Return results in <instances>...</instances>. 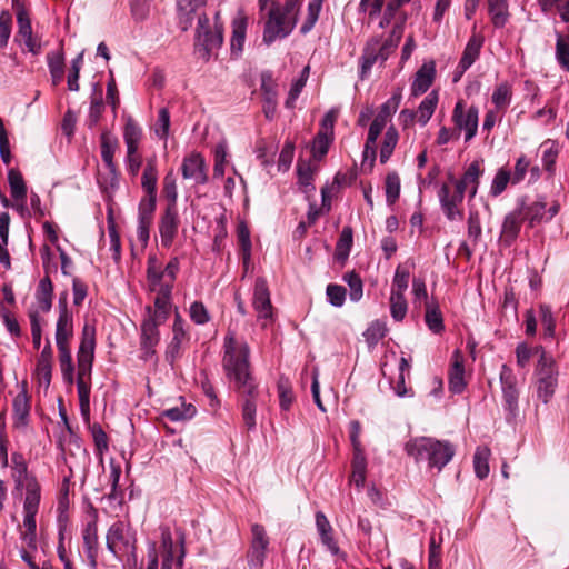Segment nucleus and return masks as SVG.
<instances>
[{"instance_id":"1","label":"nucleus","mask_w":569,"mask_h":569,"mask_svg":"<svg viewBox=\"0 0 569 569\" xmlns=\"http://www.w3.org/2000/svg\"><path fill=\"white\" fill-rule=\"evenodd\" d=\"M405 450L417 463L426 462L429 469L441 471L453 458L455 447L447 440L431 437H416L410 439Z\"/></svg>"},{"instance_id":"2","label":"nucleus","mask_w":569,"mask_h":569,"mask_svg":"<svg viewBox=\"0 0 569 569\" xmlns=\"http://www.w3.org/2000/svg\"><path fill=\"white\" fill-rule=\"evenodd\" d=\"M223 43V27L220 21V12L214 14V28L211 30L210 20L207 14L198 18L196 29L194 51L200 59L208 61L213 52Z\"/></svg>"},{"instance_id":"3","label":"nucleus","mask_w":569,"mask_h":569,"mask_svg":"<svg viewBox=\"0 0 569 569\" xmlns=\"http://www.w3.org/2000/svg\"><path fill=\"white\" fill-rule=\"evenodd\" d=\"M293 11V1H287L283 7L272 4L263 30L264 43L270 44L277 39L286 38L292 31L293 23L290 20V16Z\"/></svg>"},{"instance_id":"4","label":"nucleus","mask_w":569,"mask_h":569,"mask_svg":"<svg viewBox=\"0 0 569 569\" xmlns=\"http://www.w3.org/2000/svg\"><path fill=\"white\" fill-rule=\"evenodd\" d=\"M223 369L229 381L242 396H258V385L248 358H223Z\"/></svg>"},{"instance_id":"5","label":"nucleus","mask_w":569,"mask_h":569,"mask_svg":"<svg viewBox=\"0 0 569 569\" xmlns=\"http://www.w3.org/2000/svg\"><path fill=\"white\" fill-rule=\"evenodd\" d=\"M106 541L107 549L119 560L136 552V532L123 521H116L110 526Z\"/></svg>"},{"instance_id":"6","label":"nucleus","mask_w":569,"mask_h":569,"mask_svg":"<svg viewBox=\"0 0 569 569\" xmlns=\"http://www.w3.org/2000/svg\"><path fill=\"white\" fill-rule=\"evenodd\" d=\"M411 358H385L380 368L383 377L398 397H411V388L406 387V378L410 376Z\"/></svg>"},{"instance_id":"7","label":"nucleus","mask_w":569,"mask_h":569,"mask_svg":"<svg viewBox=\"0 0 569 569\" xmlns=\"http://www.w3.org/2000/svg\"><path fill=\"white\" fill-rule=\"evenodd\" d=\"M41 492L37 491L34 483L29 485L28 493L23 500V528L20 538L31 550H37V521L36 516L39 511Z\"/></svg>"},{"instance_id":"8","label":"nucleus","mask_w":569,"mask_h":569,"mask_svg":"<svg viewBox=\"0 0 569 569\" xmlns=\"http://www.w3.org/2000/svg\"><path fill=\"white\" fill-rule=\"evenodd\" d=\"M558 385V369L553 358H539L536 368V397L542 403H548L555 395Z\"/></svg>"},{"instance_id":"9","label":"nucleus","mask_w":569,"mask_h":569,"mask_svg":"<svg viewBox=\"0 0 569 569\" xmlns=\"http://www.w3.org/2000/svg\"><path fill=\"white\" fill-rule=\"evenodd\" d=\"M438 198L440 208L445 217L449 221H461L463 219L462 202L465 193L457 186L443 183L439 191Z\"/></svg>"},{"instance_id":"10","label":"nucleus","mask_w":569,"mask_h":569,"mask_svg":"<svg viewBox=\"0 0 569 569\" xmlns=\"http://www.w3.org/2000/svg\"><path fill=\"white\" fill-rule=\"evenodd\" d=\"M77 388L80 410L88 415L90 410L91 371L93 358H77Z\"/></svg>"},{"instance_id":"11","label":"nucleus","mask_w":569,"mask_h":569,"mask_svg":"<svg viewBox=\"0 0 569 569\" xmlns=\"http://www.w3.org/2000/svg\"><path fill=\"white\" fill-rule=\"evenodd\" d=\"M73 332L72 313L68 310L67 301L59 299V318L56 326V342L59 356H70L68 342Z\"/></svg>"},{"instance_id":"12","label":"nucleus","mask_w":569,"mask_h":569,"mask_svg":"<svg viewBox=\"0 0 569 569\" xmlns=\"http://www.w3.org/2000/svg\"><path fill=\"white\" fill-rule=\"evenodd\" d=\"M252 539L247 553L248 566L250 568H261L264 563L266 552L269 546V538L266 529L259 523L251 526Z\"/></svg>"},{"instance_id":"13","label":"nucleus","mask_w":569,"mask_h":569,"mask_svg":"<svg viewBox=\"0 0 569 569\" xmlns=\"http://www.w3.org/2000/svg\"><path fill=\"white\" fill-rule=\"evenodd\" d=\"M148 286L150 291L156 295L152 317L158 318L160 321H166L172 306L173 287L167 283H159L156 276H152V281H148ZM148 312L151 313V308H148Z\"/></svg>"},{"instance_id":"14","label":"nucleus","mask_w":569,"mask_h":569,"mask_svg":"<svg viewBox=\"0 0 569 569\" xmlns=\"http://www.w3.org/2000/svg\"><path fill=\"white\" fill-rule=\"evenodd\" d=\"M500 382L503 397V407L509 412V415L515 418L519 412V391L517 389V378L512 370L506 365L502 366L500 371Z\"/></svg>"},{"instance_id":"15","label":"nucleus","mask_w":569,"mask_h":569,"mask_svg":"<svg viewBox=\"0 0 569 569\" xmlns=\"http://www.w3.org/2000/svg\"><path fill=\"white\" fill-rule=\"evenodd\" d=\"M180 270V260L178 257H172L166 267L162 269L158 263L154 256L149 257L147 263V280L152 281V276H156L159 283H167L173 287L177 274Z\"/></svg>"},{"instance_id":"16","label":"nucleus","mask_w":569,"mask_h":569,"mask_svg":"<svg viewBox=\"0 0 569 569\" xmlns=\"http://www.w3.org/2000/svg\"><path fill=\"white\" fill-rule=\"evenodd\" d=\"M479 110L471 106L465 111L462 101H458L453 109L452 120L459 130H465V140L470 141L477 133Z\"/></svg>"},{"instance_id":"17","label":"nucleus","mask_w":569,"mask_h":569,"mask_svg":"<svg viewBox=\"0 0 569 569\" xmlns=\"http://www.w3.org/2000/svg\"><path fill=\"white\" fill-rule=\"evenodd\" d=\"M252 306L258 315V319L264 320L263 326H267L273 318V308L268 283L263 278H258L254 282Z\"/></svg>"},{"instance_id":"18","label":"nucleus","mask_w":569,"mask_h":569,"mask_svg":"<svg viewBox=\"0 0 569 569\" xmlns=\"http://www.w3.org/2000/svg\"><path fill=\"white\" fill-rule=\"evenodd\" d=\"M180 218L178 208L166 206L164 211L160 216L158 226L162 247L170 248L172 246L178 234Z\"/></svg>"},{"instance_id":"19","label":"nucleus","mask_w":569,"mask_h":569,"mask_svg":"<svg viewBox=\"0 0 569 569\" xmlns=\"http://www.w3.org/2000/svg\"><path fill=\"white\" fill-rule=\"evenodd\" d=\"M17 23L18 32L14 37V41L26 46L28 51L33 54H39L41 51L40 44L32 37V27L29 14L23 7L17 9Z\"/></svg>"},{"instance_id":"20","label":"nucleus","mask_w":569,"mask_h":569,"mask_svg":"<svg viewBox=\"0 0 569 569\" xmlns=\"http://www.w3.org/2000/svg\"><path fill=\"white\" fill-rule=\"evenodd\" d=\"M181 173L183 179L192 180L196 184H204L208 181L204 158L200 153H191L182 161Z\"/></svg>"},{"instance_id":"21","label":"nucleus","mask_w":569,"mask_h":569,"mask_svg":"<svg viewBox=\"0 0 569 569\" xmlns=\"http://www.w3.org/2000/svg\"><path fill=\"white\" fill-rule=\"evenodd\" d=\"M13 426L24 428L29 422L30 399L27 392V383L22 382L20 392L13 398Z\"/></svg>"},{"instance_id":"22","label":"nucleus","mask_w":569,"mask_h":569,"mask_svg":"<svg viewBox=\"0 0 569 569\" xmlns=\"http://www.w3.org/2000/svg\"><path fill=\"white\" fill-rule=\"evenodd\" d=\"M276 83L270 72L261 74V90L263 94V113L267 119H273L277 110V90Z\"/></svg>"},{"instance_id":"23","label":"nucleus","mask_w":569,"mask_h":569,"mask_svg":"<svg viewBox=\"0 0 569 569\" xmlns=\"http://www.w3.org/2000/svg\"><path fill=\"white\" fill-rule=\"evenodd\" d=\"M436 76V69L433 62L423 63L415 74V79L411 84V94L419 97L428 91L431 87Z\"/></svg>"},{"instance_id":"24","label":"nucleus","mask_w":569,"mask_h":569,"mask_svg":"<svg viewBox=\"0 0 569 569\" xmlns=\"http://www.w3.org/2000/svg\"><path fill=\"white\" fill-rule=\"evenodd\" d=\"M11 460L13 463V478L17 487L24 488L26 493H28L29 485L34 483L37 491L41 492V487L37 479L28 473V467L23 457L19 453H13Z\"/></svg>"},{"instance_id":"25","label":"nucleus","mask_w":569,"mask_h":569,"mask_svg":"<svg viewBox=\"0 0 569 569\" xmlns=\"http://www.w3.org/2000/svg\"><path fill=\"white\" fill-rule=\"evenodd\" d=\"M69 506H70V501H69V479L66 478L63 480V485H62V488H61V492H60V497H59V500H58V506H57V523H58V529H59V536H60V539H64V531L68 527V522H69V515H68V510H69Z\"/></svg>"},{"instance_id":"26","label":"nucleus","mask_w":569,"mask_h":569,"mask_svg":"<svg viewBox=\"0 0 569 569\" xmlns=\"http://www.w3.org/2000/svg\"><path fill=\"white\" fill-rule=\"evenodd\" d=\"M482 173L483 170L480 168V163L478 161H473L469 164L460 179H456L453 176H450L449 181L466 193L468 187L479 186Z\"/></svg>"},{"instance_id":"27","label":"nucleus","mask_w":569,"mask_h":569,"mask_svg":"<svg viewBox=\"0 0 569 569\" xmlns=\"http://www.w3.org/2000/svg\"><path fill=\"white\" fill-rule=\"evenodd\" d=\"M163 321H160L158 318L149 316L143 320L141 325V345L148 351L152 349L159 341V331L158 327Z\"/></svg>"},{"instance_id":"28","label":"nucleus","mask_w":569,"mask_h":569,"mask_svg":"<svg viewBox=\"0 0 569 569\" xmlns=\"http://www.w3.org/2000/svg\"><path fill=\"white\" fill-rule=\"evenodd\" d=\"M482 44L483 38L481 36L472 34L470 37L459 61L462 70H468L479 58Z\"/></svg>"},{"instance_id":"29","label":"nucleus","mask_w":569,"mask_h":569,"mask_svg":"<svg viewBox=\"0 0 569 569\" xmlns=\"http://www.w3.org/2000/svg\"><path fill=\"white\" fill-rule=\"evenodd\" d=\"M142 138V129L131 117L126 119V124L123 128V140L127 147V150L130 153H133L134 150H139V143Z\"/></svg>"},{"instance_id":"30","label":"nucleus","mask_w":569,"mask_h":569,"mask_svg":"<svg viewBox=\"0 0 569 569\" xmlns=\"http://www.w3.org/2000/svg\"><path fill=\"white\" fill-rule=\"evenodd\" d=\"M52 296H53V284L51 279L46 276L43 277L38 284L36 291V300L39 309L42 312H48L52 307Z\"/></svg>"},{"instance_id":"31","label":"nucleus","mask_w":569,"mask_h":569,"mask_svg":"<svg viewBox=\"0 0 569 569\" xmlns=\"http://www.w3.org/2000/svg\"><path fill=\"white\" fill-rule=\"evenodd\" d=\"M247 32V19L238 16L232 21L231 52L239 54L243 50Z\"/></svg>"},{"instance_id":"32","label":"nucleus","mask_w":569,"mask_h":569,"mask_svg":"<svg viewBox=\"0 0 569 569\" xmlns=\"http://www.w3.org/2000/svg\"><path fill=\"white\" fill-rule=\"evenodd\" d=\"M158 168L156 159H149L141 177V187L146 196L157 197Z\"/></svg>"},{"instance_id":"33","label":"nucleus","mask_w":569,"mask_h":569,"mask_svg":"<svg viewBox=\"0 0 569 569\" xmlns=\"http://www.w3.org/2000/svg\"><path fill=\"white\" fill-rule=\"evenodd\" d=\"M521 224L522 217L518 211H512L505 217L501 233L506 242L510 244L516 240L520 232Z\"/></svg>"},{"instance_id":"34","label":"nucleus","mask_w":569,"mask_h":569,"mask_svg":"<svg viewBox=\"0 0 569 569\" xmlns=\"http://www.w3.org/2000/svg\"><path fill=\"white\" fill-rule=\"evenodd\" d=\"M188 340V325L177 311L172 325V340L170 342V350L172 353L179 351L181 345Z\"/></svg>"},{"instance_id":"35","label":"nucleus","mask_w":569,"mask_h":569,"mask_svg":"<svg viewBox=\"0 0 569 569\" xmlns=\"http://www.w3.org/2000/svg\"><path fill=\"white\" fill-rule=\"evenodd\" d=\"M467 386L465 367L458 359L452 363L449 371V391L453 395L461 393Z\"/></svg>"},{"instance_id":"36","label":"nucleus","mask_w":569,"mask_h":569,"mask_svg":"<svg viewBox=\"0 0 569 569\" xmlns=\"http://www.w3.org/2000/svg\"><path fill=\"white\" fill-rule=\"evenodd\" d=\"M438 92L431 91L428 96L420 102L417 112L418 122L423 127L431 119L437 104H438Z\"/></svg>"},{"instance_id":"37","label":"nucleus","mask_w":569,"mask_h":569,"mask_svg":"<svg viewBox=\"0 0 569 569\" xmlns=\"http://www.w3.org/2000/svg\"><path fill=\"white\" fill-rule=\"evenodd\" d=\"M101 142V158L106 164V167L113 172L116 166L113 163V156L118 146V141L116 138L111 137L107 131L101 133L100 137Z\"/></svg>"},{"instance_id":"38","label":"nucleus","mask_w":569,"mask_h":569,"mask_svg":"<svg viewBox=\"0 0 569 569\" xmlns=\"http://www.w3.org/2000/svg\"><path fill=\"white\" fill-rule=\"evenodd\" d=\"M489 14L496 28H502L508 21V4L506 0H488Z\"/></svg>"},{"instance_id":"39","label":"nucleus","mask_w":569,"mask_h":569,"mask_svg":"<svg viewBox=\"0 0 569 569\" xmlns=\"http://www.w3.org/2000/svg\"><path fill=\"white\" fill-rule=\"evenodd\" d=\"M403 36V21L398 22L393 26L389 37L386 39L383 44L379 48L380 50V61L385 62L390 52L398 47L401 38Z\"/></svg>"},{"instance_id":"40","label":"nucleus","mask_w":569,"mask_h":569,"mask_svg":"<svg viewBox=\"0 0 569 569\" xmlns=\"http://www.w3.org/2000/svg\"><path fill=\"white\" fill-rule=\"evenodd\" d=\"M425 322L430 331L440 333L445 326L442 315L436 302H427L425 310Z\"/></svg>"},{"instance_id":"41","label":"nucleus","mask_w":569,"mask_h":569,"mask_svg":"<svg viewBox=\"0 0 569 569\" xmlns=\"http://www.w3.org/2000/svg\"><path fill=\"white\" fill-rule=\"evenodd\" d=\"M491 451L487 446L478 447L473 456V468L479 479H485L489 475V458Z\"/></svg>"},{"instance_id":"42","label":"nucleus","mask_w":569,"mask_h":569,"mask_svg":"<svg viewBox=\"0 0 569 569\" xmlns=\"http://www.w3.org/2000/svg\"><path fill=\"white\" fill-rule=\"evenodd\" d=\"M353 242L352 229L345 227L336 244L335 257L338 261L345 262L350 254Z\"/></svg>"},{"instance_id":"43","label":"nucleus","mask_w":569,"mask_h":569,"mask_svg":"<svg viewBox=\"0 0 569 569\" xmlns=\"http://www.w3.org/2000/svg\"><path fill=\"white\" fill-rule=\"evenodd\" d=\"M83 545L89 553L96 552L99 545L97 515L86 523L82 531Z\"/></svg>"},{"instance_id":"44","label":"nucleus","mask_w":569,"mask_h":569,"mask_svg":"<svg viewBox=\"0 0 569 569\" xmlns=\"http://www.w3.org/2000/svg\"><path fill=\"white\" fill-rule=\"evenodd\" d=\"M277 390L281 410L288 411L295 399L289 378L280 376L277 382Z\"/></svg>"},{"instance_id":"45","label":"nucleus","mask_w":569,"mask_h":569,"mask_svg":"<svg viewBox=\"0 0 569 569\" xmlns=\"http://www.w3.org/2000/svg\"><path fill=\"white\" fill-rule=\"evenodd\" d=\"M8 183L13 199H23L27 197V186L18 169L11 168L8 171Z\"/></svg>"},{"instance_id":"46","label":"nucleus","mask_w":569,"mask_h":569,"mask_svg":"<svg viewBox=\"0 0 569 569\" xmlns=\"http://www.w3.org/2000/svg\"><path fill=\"white\" fill-rule=\"evenodd\" d=\"M250 349L243 339L229 332L224 338V356H249Z\"/></svg>"},{"instance_id":"47","label":"nucleus","mask_w":569,"mask_h":569,"mask_svg":"<svg viewBox=\"0 0 569 569\" xmlns=\"http://www.w3.org/2000/svg\"><path fill=\"white\" fill-rule=\"evenodd\" d=\"M410 280V268L399 264L392 279L391 293L405 296Z\"/></svg>"},{"instance_id":"48","label":"nucleus","mask_w":569,"mask_h":569,"mask_svg":"<svg viewBox=\"0 0 569 569\" xmlns=\"http://www.w3.org/2000/svg\"><path fill=\"white\" fill-rule=\"evenodd\" d=\"M96 346V329L90 323H84L81 341L77 356H93Z\"/></svg>"},{"instance_id":"49","label":"nucleus","mask_w":569,"mask_h":569,"mask_svg":"<svg viewBox=\"0 0 569 569\" xmlns=\"http://www.w3.org/2000/svg\"><path fill=\"white\" fill-rule=\"evenodd\" d=\"M366 465L367 463L363 452H355L350 482L353 483L358 489H361L366 481Z\"/></svg>"},{"instance_id":"50","label":"nucleus","mask_w":569,"mask_h":569,"mask_svg":"<svg viewBox=\"0 0 569 569\" xmlns=\"http://www.w3.org/2000/svg\"><path fill=\"white\" fill-rule=\"evenodd\" d=\"M244 399L241 405V415L246 427L249 430H253L256 428V413H257V405L256 399L257 396H243Z\"/></svg>"},{"instance_id":"51","label":"nucleus","mask_w":569,"mask_h":569,"mask_svg":"<svg viewBox=\"0 0 569 569\" xmlns=\"http://www.w3.org/2000/svg\"><path fill=\"white\" fill-rule=\"evenodd\" d=\"M511 88L507 82L500 83L496 87L491 100L496 109L505 111L511 102Z\"/></svg>"},{"instance_id":"52","label":"nucleus","mask_w":569,"mask_h":569,"mask_svg":"<svg viewBox=\"0 0 569 569\" xmlns=\"http://www.w3.org/2000/svg\"><path fill=\"white\" fill-rule=\"evenodd\" d=\"M197 413V409L191 403H182L180 407L169 408L163 411V417L177 422L191 419Z\"/></svg>"},{"instance_id":"53","label":"nucleus","mask_w":569,"mask_h":569,"mask_svg":"<svg viewBox=\"0 0 569 569\" xmlns=\"http://www.w3.org/2000/svg\"><path fill=\"white\" fill-rule=\"evenodd\" d=\"M180 546L177 552H162V565L161 569H172L173 562L176 563L177 569H181L183 567V559L186 556L184 551V537L183 535H180Z\"/></svg>"},{"instance_id":"54","label":"nucleus","mask_w":569,"mask_h":569,"mask_svg":"<svg viewBox=\"0 0 569 569\" xmlns=\"http://www.w3.org/2000/svg\"><path fill=\"white\" fill-rule=\"evenodd\" d=\"M538 3L542 12L548 13L556 9L560 19L566 23L569 22V0H538Z\"/></svg>"},{"instance_id":"55","label":"nucleus","mask_w":569,"mask_h":569,"mask_svg":"<svg viewBox=\"0 0 569 569\" xmlns=\"http://www.w3.org/2000/svg\"><path fill=\"white\" fill-rule=\"evenodd\" d=\"M397 142H398V132L393 127H389L385 133L383 142H382V146L380 149V162L381 163H386L390 159V157L397 146Z\"/></svg>"},{"instance_id":"56","label":"nucleus","mask_w":569,"mask_h":569,"mask_svg":"<svg viewBox=\"0 0 569 569\" xmlns=\"http://www.w3.org/2000/svg\"><path fill=\"white\" fill-rule=\"evenodd\" d=\"M386 201L395 204L400 196V178L397 172H389L385 180Z\"/></svg>"},{"instance_id":"57","label":"nucleus","mask_w":569,"mask_h":569,"mask_svg":"<svg viewBox=\"0 0 569 569\" xmlns=\"http://www.w3.org/2000/svg\"><path fill=\"white\" fill-rule=\"evenodd\" d=\"M390 315L395 321H402L408 311L405 296L390 293Z\"/></svg>"},{"instance_id":"58","label":"nucleus","mask_w":569,"mask_h":569,"mask_svg":"<svg viewBox=\"0 0 569 569\" xmlns=\"http://www.w3.org/2000/svg\"><path fill=\"white\" fill-rule=\"evenodd\" d=\"M556 58L558 63L569 72V37L557 32Z\"/></svg>"},{"instance_id":"59","label":"nucleus","mask_w":569,"mask_h":569,"mask_svg":"<svg viewBox=\"0 0 569 569\" xmlns=\"http://www.w3.org/2000/svg\"><path fill=\"white\" fill-rule=\"evenodd\" d=\"M103 111V99H102V92L94 93L91 98L90 102V109H89V116H88V127L93 128L98 124L100 117Z\"/></svg>"},{"instance_id":"60","label":"nucleus","mask_w":569,"mask_h":569,"mask_svg":"<svg viewBox=\"0 0 569 569\" xmlns=\"http://www.w3.org/2000/svg\"><path fill=\"white\" fill-rule=\"evenodd\" d=\"M157 197L144 196L139 203L138 220L152 222L156 210Z\"/></svg>"},{"instance_id":"61","label":"nucleus","mask_w":569,"mask_h":569,"mask_svg":"<svg viewBox=\"0 0 569 569\" xmlns=\"http://www.w3.org/2000/svg\"><path fill=\"white\" fill-rule=\"evenodd\" d=\"M509 181L512 182L510 171L505 168L499 169L491 182V196L498 197L499 194H501L506 190Z\"/></svg>"},{"instance_id":"62","label":"nucleus","mask_w":569,"mask_h":569,"mask_svg":"<svg viewBox=\"0 0 569 569\" xmlns=\"http://www.w3.org/2000/svg\"><path fill=\"white\" fill-rule=\"evenodd\" d=\"M170 130V113L167 108H161L154 126V133L161 140H167Z\"/></svg>"},{"instance_id":"63","label":"nucleus","mask_w":569,"mask_h":569,"mask_svg":"<svg viewBox=\"0 0 569 569\" xmlns=\"http://www.w3.org/2000/svg\"><path fill=\"white\" fill-rule=\"evenodd\" d=\"M542 166L548 172H552L558 157V148L555 141L547 140L542 143Z\"/></svg>"},{"instance_id":"64","label":"nucleus","mask_w":569,"mask_h":569,"mask_svg":"<svg viewBox=\"0 0 569 569\" xmlns=\"http://www.w3.org/2000/svg\"><path fill=\"white\" fill-rule=\"evenodd\" d=\"M402 99L401 88H397L392 96L381 106L378 116L388 120L389 117L397 111Z\"/></svg>"}]
</instances>
